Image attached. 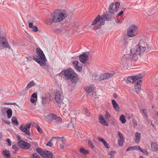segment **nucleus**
Masks as SVG:
<instances>
[{
  "mask_svg": "<svg viewBox=\"0 0 158 158\" xmlns=\"http://www.w3.org/2000/svg\"><path fill=\"white\" fill-rule=\"evenodd\" d=\"M18 146L22 148L29 149L31 146L29 143L25 142L22 140H20L18 143Z\"/></svg>",
  "mask_w": 158,
  "mask_h": 158,
  "instance_id": "nucleus-14",
  "label": "nucleus"
},
{
  "mask_svg": "<svg viewBox=\"0 0 158 158\" xmlns=\"http://www.w3.org/2000/svg\"><path fill=\"white\" fill-rule=\"evenodd\" d=\"M132 122L133 124L135 126H136L137 124V123L135 119H133Z\"/></svg>",
  "mask_w": 158,
  "mask_h": 158,
  "instance_id": "nucleus-59",
  "label": "nucleus"
},
{
  "mask_svg": "<svg viewBox=\"0 0 158 158\" xmlns=\"http://www.w3.org/2000/svg\"><path fill=\"white\" fill-rule=\"evenodd\" d=\"M35 84V83L33 81H31L27 84V85L24 90V91L28 90L30 88L34 86Z\"/></svg>",
  "mask_w": 158,
  "mask_h": 158,
  "instance_id": "nucleus-27",
  "label": "nucleus"
},
{
  "mask_svg": "<svg viewBox=\"0 0 158 158\" xmlns=\"http://www.w3.org/2000/svg\"><path fill=\"white\" fill-rule=\"evenodd\" d=\"M61 31V30L60 29H57L55 30V32L56 33H60Z\"/></svg>",
  "mask_w": 158,
  "mask_h": 158,
  "instance_id": "nucleus-62",
  "label": "nucleus"
},
{
  "mask_svg": "<svg viewBox=\"0 0 158 158\" xmlns=\"http://www.w3.org/2000/svg\"><path fill=\"white\" fill-rule=\"evenodd\" d=\"M37 95L36 93H35L32 94L31 97L30 102L33 105H36V102L37 100Z\"/></svg>",
  "mask_w": 158,
  "mask_h": 158,
  "instance_id": "nucleus-18",
  "label": "nucleus"
},
{
  "mask_svg": "<svg viewBox=\"0 0 158 158\" xmlns=\"http://www.w3.org/2000/svg\"><path fill=\"white\" fill-rule=\"evenodd\" d=\"M123 11H121L118 14V16H120L121 15H122L123 14Z\"/></svg>",
  "mask_w": 158,
  "mask_h": 158,
  "instance_id": "nucleus-61",
  "label": "nucleus"
},
{
  "mask_svg": "<svg viewBox=\"0 0 158 158\" xmlns=\"http://www.w3.org/2000/svg\"><path fill=\"white\" fill-rule=\"evenodd\" d=\"M80 153L83 155H87L89 153V151L84 148H81L79 150Z\"/></svg>",
  "mask_w": 158,
  "mask_h": 158,
  "instance_id": "nucleus-28",
  "label": "nucleus"
},
{
  "mask_svg": "<svg viewBox=\"0 0 158 158\" xmlns=\"http://www.w3.org/2000/svg\"><path fill=\"white\" fill-rule=\"evenodd\" d=\"M118 135L119 137V139H122L124 138V137L123 136L122 134H121V133L119 131L118 132Z\"/></svg>",
  "mask_w": 158,
  "mask_h": 158,
  "instance_id": "nucleus-51",
  "label": "nucleus"
},
{
  "mask_svg": "<svg viewBox=\"0 0 158 158\" xmlns=\"http://www.w3.org/2000/svg\"><path fill=\"white\" fill-rule=\"evenodd\" d=\"M36 151L43 158H53V154L51 152L47 150L44 151L39 147L36 148Z\"/></svg>",
  "mask_w": 158,
  "mask_h": 158,
  "instance_id": "nucleus-7",
  "label": "nucleus"
},
{
  "mask_svg": "<svg viewBox=\"0 0 158 158\" xmlns=\"http://www.w3.org/2000/svg\"><path fill=\"white\" fill-rule=\"evenodd\" d=\"M124 141V139H119L118 140V144L119 146H122L123 145V143Z\"/></svg>",
  "mask_w": 158,
  "mask_h": 158,
  "instance_id": "nucleus-39",
  "label": "nucleus"
},
{
  "mask_svg": "<svg viewBox=\"0 0 158 158\" xmlns=\"http://www.w3.org/2000/svg\"><path fill=\"white\" fill-rule=\"evenodd\" d=\"M79 61L77 60H74L73 62V66L75 69L78 71L80 72L82 70V67L78 65Z\"/></svg>",
  "mask_w": 158,
  "mask_h": 158,
  "instance_id": "nucleus-19",
  "label": "nucleus"
},
{
  "mask_svg": "<svg viewBox=\"0 0 158 158\" xmlns=\"http://www.w3.org/2000/svg\"><path fill=\"white\" fill-rule=\"evenodd\" d=\"M111 117L110 114L107 111H106L105 115V117L106 119H109Z\"/></svg>",
  "mask_w": 158,
  "mask_h": 158,
  "instance_id": "nucleus-41",
  "label": "nucleus"
},
{
  "mask_svg": "<svg viewBox=\"0 0 158 158\" xmlns=\"http://www.w3.org/2000/svg\"><path fill=\"white\" fill-rule=\"evenodd\" d=\"M142 77L141 76H129L127 78V81L130 83H134L136 81Z\"/></svg>",
  "mask_w": 158,
  "mask_h": 158,
  "instance_id": "nucleus-16",
  "label": "nucleus"
},
{
  "mask_svg": "<svg viewBox=\"0 0 158 158\" xmlns=\"http://www.w3.org/2000/svg\"><path fill=\"white\" fill-rule=\"evenodd\" d=\"M2 120L3 122H4L5 123L9 124L10 123V121L7 120L5 119L4 118H2Z\"/></svg>",
  "mask_w": 158,
  "mask_h": 158,
  "instance_id": "nucleus-48",
  "label": "nucleus"
},
{
  "mask_svg": "<svg viewBox=\"0 0 158 158\" xmlns=\"http://www.w3.org/2000/svg\"><path fill=\"white\" fill-rule=\"evenodd\" d=\"M32 157L33 158H40V156L36 153L33 154Z\"/></svg>",
  "mask_w": 158,
  "mask_h": 158,
  "instance_id": "nucleus-49",
  "label": "nucleus"
},
{
  "mask_svg": "<svg viewBox=\"0 0 158 158\" xmlns=\"http://www.w3.org/2000/svg\"><path fill=\"white\" fill-rule=\"evenodd\" d=\"M7 115V117L10 118L12 115V111L11 109H9L6 112Z\"/></svg>",
  "mask_w": 158,
  "mask_h": 158,
  "instance_id": "nucleus-33",
  "label": "nucleus"
},
{
  "mask_svg": "<svg viewBox=\"0 0 158 158\" xmlns=\"http://www.w3.org/2000/svg\"><path fill=\"white\" fill-rule=\"evenodd\" d=\"M140 151L141 152H142L145 155H148V152L147 151V150H143L141 149V151Z\"/></svg>",
  "mask_w": 158,
  "mask_h": 158,
  "instance_id": "nucleus-50",
  "label": "nucleus"
},
{
  "mask_svg": "<svg viewBox=\"0 0 158 158\" xmlns=\"http://www.w3.org/2000/svg\"><path fill=\"white\" fill-rule=\"evenodd\" d=\"M31 123H28L26 124L25 125H20L19 128L26 135L28 136H30L31 133L29 131V128L31 127Z\"/></svg>",
  "mask_w": 158,
  "mask_h": 158,
  "instance_id": "nucleus-9",
  "label": "nucleus"
},
{
  "mask_svg": "<svg viewBox=\"0 0 158 158\" xmlns=\"http://www.w3.org/2000/svg\"><path fill=\"white\" fill-rule=\"evenodd\" d=\"M94 89V85H91L86 88L85 91L87 93H89L92 92Z\"/></svg>",
  "mask_w": 158,
  "mask_h": 158,
  "instance_id": "nucleus-26",
  "label": "nucleus"
},
{
  "mask_svg": "<svg viewBox=\"0 0 158 158\" xmlns=\"http://www.w3.org/2000/svg\"><path fill=\"white\" fill-rule=\"evenodd\" d=\"M113 75L110 73H105L101 76L100 77V80L109 79L112 77Z\"/></svg>",
  "mask_w": 158,
  "mask_h": 158,
  "instance_id": "nucleus-22",
  "label": "nucleus"
},
{
  "mask_svg": "<svg viewBox=\"0 0 158 158\" xmlns=\"http://www.w3.org/2000/svg\"><path fill=\"white\" fill-rule=\"evenodd\" d=\"M128 43V41L127 39H125L124 40V44L125 45H127Z\"/></svg>",
  "mask_w": 158,
  "mask_h": 158,
  "instance_id": "nucleus-58",
  "label": "nucleus"
},
{
  "mask_svg": "<svg viewBox=\"0 0 158 158\" xmlns=\"http://www.w3.org/2000/svg\"><path fill=\"white\" fill-rule=\"evenodd\" d=\"M120 120L121 123H125L126 122V120L125 119V117L124 115H122L120 117Z\"/></svg>",
  "mask_w": 158,
  "mask_h": 158,
  "instance_id": "nucleus-35",
  "label": "nucleus"
},
{
  "mask_svg": "<svg viewBox=\"0 0 158 158\" xmlns=\"http://www.w3.org/2000/svg\"><path fill=\"white\" fill-rule=\"evenodd\" d=\"M88 144L93 149L94 148V146L93 145V143L90 140H89L88 141Z\"/></svg>",
  "mask_w": 158,
  "mask_h": 158,
  "instance_id": "nucleus-43",
  "label": "nucleus"
},
{
  "mask_svg": "<svg viewBox=\"0 0 158 158\" xmlns=\"http://www.w3.org/2000/svg\"><path fill=\"white\" fill-rule=\"evenodd\" d=\"M67 16V12L64 10L55 11L52 15L50 23L60 22L64 19Z\"/></svg>",
  "mask_w": 158,
  "mask_h": 158,
  "instance_id": "nucleus-3",
  "label": "nucleus"
},
{
  "mask_svg": "<svg viewBox=\"0 0 158 158\" xmlns=\"http://www.w3.org/2000/svg\"><path fill=\"white\" fill-rule=\"evenodd\" d=\"M98 120L99 122L102 125L107 126L108 125V123L105 120L102 115H100L99 116Z\"/></svg>",
  "mask_w": 158,
  "mask_h": 158,
  "instance_id": "nucleus-21",
  "label": "nucleus"
},
{
  "mask_svg": "<svg viewBox=\"0 0 158 158\" xmlns=\"http://www.w3.org/2000/svg\"><path fill=\"white\" fill-rule=\"evenodd\" d=\"M33 24L32 23H29V27L31 28L32 29V30L33 31L35 32H36L38 31V28L36 26H33Z\"/></svg>",
  "mask_w": 158,
  "mask_h": 158,
  "instance_id": "nucleus-29",
  "label": "nucleus"
},
{
  "mask_svg": "<svg viewBox=\"0 0 158 158\" xmlns=\"http://www.w3.org/2000/svg\"><path fill=\"white\" fill-rule=\"evenodd\" d=\"M63 115L66 117H68L70 114V113L71 111V109L70 108H66L63 109Z\"/></svg>",
  "mask_w": 158,
  "mask_h": 158,
  "instance_id": "nucleus-20",
  "label": "nucleus"
},
{
  "mask_svg": "<svg viewBox=\"0 0 158 158\" xmlns=\"http://www.w3.org/2000/svg\"><path fill=\"white\" fill-rule=\"evenodd\" d=\"M98 140L101 142L104 145L106 142V141L105 140H104L101 137H98Z\"/></svg>",
  "mask_w": 158,
  "mask_h": 158,
  "instance_id": "nucleus-45",
  "label": "nucleus"
},
{
  "mask_svg": "<svg viewBox=\"0 0 158 158\" xmlns=\"http://www.w3.org/2000/svg\"><path fill=\"white\" fill-rule=\"evenodd\" d=\"M0 32V48H3L10 49L11 48L9 44L7 39L4 37V35H2Z\"/></svg>",
  "mask_w": 158,
  "mask_h": 158,
  "instance_id": "nucleus-8",
  "label": "nucleus"
},
{
  "mask_svg": "<svg viewBox=\"0 0 158 158\" xmlns=\"http://www.w3.org/2000/svg\"><path fill=\"white\" fill-rule=\"evenodd\" d=\"M137 27L134 25L130 26L128 28L127 35L130 37H133L136 35V30Z\"/></svg>",
  "mask_w": 158,
  "mask_h": 158,
  "instance_id": "nucleus-10",
  "label": "nucleus"
},
{
  "mask_svg": "<svg viewBox=\"0 0 158 158\" xmlns=\"http://www.w3.org/2000/svg\"><path fill=\"white\" fill-rule=\"evenodd\" d=\"M111 102L113 107L114 110L116 111L119 112L120 110V108L117 103L114 100H112Z\"/></svg>",
  "mask_w": 158,
  "mask_h": 158,
  "instance_id": "nucleus-24",
  "label": "nucleus"
},
{
  "mask_svg": "<svg viewBox=\"0 0 158 158\" xmlns=\"http://www.w3.org/2000/svg\"><path fill=\"white\" fill-rule=\"evenodd\" d=\"M148 52L147 50H127L121 61L123 63H126L128 60L131 59L136 60L141 55H145Z\"/></svg>",
  "mask_w": 158,
  "mask_h": 158,
  "instance_id": "nucleus-1",
  "label": "nucleus"
},
{
  "mask_svg": "<svg viewBox=\"0 0 158 158\" xmlns=\"http://www.w3.org/2000/svg\"><path fill=\"white\" fill-rule=\"evenodd\" d=\"M104 145L106 148H110V146L107 142H106Z\"/></svg>",
  "mask_w": 158,
  "mask_h": 158,
  "instance_id": "nucleus-56",
  "label": "nucleus"
},
{
  "mask_svg": "<svg viewBox=\"0 0 158 158\" xmlns=\"http://www.w3.org/2000/svg\"><path fill=\"white\" fill-rule=\"evenodd\" d=\"M114 5V3H112L110 5L109 9L108 11L111 13L114 14L118 10L119 7L120 3L119 2H117L115 4V7L113 8Z\"/></svg>",
  "mask_w": 158,
  "mask_h": 158,
  "instance_id": "nucleus-11",
  "label": "nucleus"
},
{
  "mask_svg": "<svg viewBox=\"0 0 158 158\" xmlns=\"http://www.w3.org/2000/svg\"><path fill=\"white\" fill-rule=\"evenodd\" d=\"M12 148L14 149L15 151H16L17 150V147L15 145H14L12 146Z\"/></svg>",
  "mask_w": 158,
  "mask_h": 158,
  "instance_id": "nucleus-60",
  "label": "nucleus"
},
{
  "mask_svg": "<svg viewBox=\"0 0 158 158\" xmlns=\"http://www.w3.org/2000/svg\"><path fill=\"white\" fill-rule=\"evenodd\" d=\"M115 153V152L114 151H111L109 152L108 154L110 156V157H114V156Z\"/></svg>",
  "mask_w": 158,
  "mask_h": 158,
  "instance_id": "nucleus-40",
  "label": "nucleus"
},
{
  "mask_svg": "<svg viewBox=\"0 0 158 158\" xmlns=\"http://www.w3.org/2000/svg\"><path fill=\"white\" fill-rule=\"evenodd\" d=\"M146 44L147 43L144 40H141L139 41V44L135 46L136 49H145Z\"/></svg>",
  "mask_w": 158,
  "mask_h": 158,
  "instance_id": "nucleus-15",
  "label": "nucleus"
},
{
  "mask_svg": "<svg viewBox=\"0 0 158 158\" xmlns=\"http://www.w3.org/2000/svg\"><path fill=\"white\" fill-rule=\"evenodd\" d=\"M143 112V116L145 117L146 118H148V116L147 113V111L146 109H142L141 110Z\"/></svg>",
  "mask_w": 158,
  "mask_h": 158,
  "instance_id": "nucleus-38",
  "label": "nucleus"
},
{
  "mask_svg": "<svg viewBox=\"0 0 158 158\" xmlns=\"http://www.w3.org/2000/svg\"><path fill=\"white\" fill-rule=\"evenodd\" d=\"M6 142H7L8 145L9 146H10L11 145V142L10 139H6Z\"/></svg>",
  "mask_w": 158,
  "mask_h": 158,
  "instance_id": "nucleus-53",
  "label": "nucleus"
},
{
  "mask_svg": "<svg viewBox=\"0 0 158 158\" xmlns=\"http://www.w3.org/2000/svg\"><path fill=\"white\" fill-rule=\"evenodd\" d=\"M89 52H85L79 56L80 61L83 64H86L89 60Z\"/></svg>",
  "mask_w": 158,
  "mask_h": 158,
  "instance_id": "nucleus-12",
  "label": "nucleus"
},
{
  "mask_svg": "<svg viewBox=\"0 0 158 158\" xmlns=\"http://www.w3.org/2000/svg\"><path fill=\"white\" fill-rule=\"evenodd\" d=\"M62 142V144H61L60 145V147L61 149H63L64 148V146L66 145V143H65V142L64 141V144H63V142Z\"/></svg>",
  "mask_w": 158,
  "mask_h": 158,
  "instance_id": "nucleus-52",
  "label": "nucleus"
},
{
  "mask_svg": "<svg viewBox=\"0 0 158 158\" xmlns=\"http://www.w3.org/2000/svg\"><path fill=\"white\" fill-rule=\"evenodd\" d=\"M133 150H139L140 151H141V148H140V147L139 146H135L133 147H132Z\"/></svg>",
  "mask_w": 158,
  "mask_h": 158,
  "instance_id": "nucleus-46",
  "label": "nucleus"
},
{
  "mask_svg": "<svg viewBox=\"0 0 158 158\" xmlns=\"http://www.w3.org/2000/svg\"><path fill=\"white\" fill-rule=\"evenodd\" d=\"M66 127L70 128H74L75 126L73 125L72 123V122L71 121L67 124Z\"/></svg>",
  "mask_w": 158,
  "mask_h": 158,
  "instance_id": "nucleus-37",
  "label": "nucleus"
},
{
  "mask_svg": "<svg viewBox=\"0 0 158 158\" xmlns=\"http://www.w3.org/2000/svg\"><path fill=\"white\" fill-rule=\"evenodd\" d=\"M42 102L43 104H45L48 103V100L47 98L44 97H42Z\"/></svg>",
  "mask_w": 158,
  "mask_h": 158,
  "instance_id": "nucleus-36",
  "label": "nucleus"
},
{
  "mask_svg": "<svg viewBox=\"0 0 158 158\" xmlns=\"http://www.w3.org/2000/svg\"><path fill=\"white\" fill-rule=\"evenodd\" d=\"M36 128L37 129V131H38L39 133L41 134L43 133L42 129L38 125H37L36 126Z\"/></svg>",
  "mask_w": 158,
  "mask_h": 158,
  "instance_id": "nucleus-42",
  "label": "nucleus"
},
{
  "mask_svg": "<svg viewBox=\"0 0 158 158\" xmlns=\"http://www.w3.org/2000/svg\"><path fill=\"white\" fill-rule=\"evenodd\" d=\"M133 150L132 147H128L126 150V151H128L130 150Z\"/></svg>",
  "mask_w": 158,
  "mask_h": 158,
  "instance_id": "nucleus-57",
  "label": "nucleus"
},
{
  "mask_svg": "<svg viewBox=\"0 0 158 158\" xmlns=\"http://www.w3.org/2000/svg\"><path fill=\"white\" fill-rule=\"evenodd\" d=\"M154 48V46H152L150 45H149L148 44H147L146 45V49H153Z\"/></svg>",
  "mask_w": 158,
  "mask_h": 158,
  "instance_id": "nucleus-47",
  "label": "nucleus"
},
{
  "mask_svg": "<svg viewBox=\"0 0 158 158\" xmlns=\"http://www.w3.org/2000/svg\"><path fill=\"white\" fill-rule=\"evenodd\" d=\"M141 82L142 81L139 80L137 81L136 84L134 86L135 91L137 94L139 93L141 90Z\"/></svg>",
  "mask_w": 158,
  "mask_h": 158,
  "instance_id": "nucleus-17",
  "label": "nucleus"
},
{
  "mask_svg": "<svg viewBox=\"0 0 158 158\" xmlns=\"http://www.w3.org/2000/svg\"><path fill=\"white\" fill-rule=\"evenodd\" d=\"M6 51H0V52L1 53V54H0V55H1V54H2V55H4V54H5V55H6V54H5V52Z\"/></svg>",
  "mask_w": 158,
  "mask_h": 158,
  "instance_id": "nucleus-63",
  "label": "nucleus"
},
{
  "mask_svg": "<svg viewBox=\"0 0 158 158\" xmlns=\"http://www.w3.org/2000/svg\"><path fill=\"white\" fill-rule=\"evenodd\" d=\"M84 111L86 115L89 116V113L88 110L87 109H85Z\"/></svg>",
  "mask_w": 158,
  "mask_h": 158,
  "instance_id": "nucleus-55",
  "label": "nucleus"
},
{
  "mask_svg": "<svg viewBox=\"0 0 158 158\" xmlns=\"http://www.w3.org/2000/svg\"><path fill=\"white\" fill-rule=\"evenodd\" d=\"M12 122L14 125H17L18 124V122L17 118L15 117H13L12 118Z\"/></svg>",
  "mask_w": 158,
  "mask_h": 158,
  "instance_id": "nucleus-34",
  "label": "nucleus"
},
{
  "mask_svg": "<svg viewBox=\"0 0 158 158\" xmlns=\"http://www.w3.org/2000/svg\"><path fill=\"white\" fill-rule=\"evenodd\" d=\"M47 118L54 121L60 128L64 127L66 123L62 121V118L55 114H50L47 115Z\"/></svg>",
  "mask_w": 158,
  "mask_h": 158,
  "instance_id": "nucleus-6",
  "label": "nucleus"
},
{
  "mask_svg": "<svg viewBox=\"0 0 158 158\" xmlns=\"http://www.w3.org/2000/svg\"><path fill=\"white\" fill-rule=\"evenodd\" d=\"M55 138L58 140L59 141L63 142V144H64V139L62 137H55Z\"/></svg>",
  "mask_w": 158,
  "mask_h": 158,
  "instance_id": "nucleus-44",
  "label": "nucleus"
},
{
  "mask_svg": "<svg viewBox=\"0 0 158 158\" xmlns=\"http://www.w3.org/2000/svg\"><path fill=\"white\" fill-rule=\"evenodd\" d=\"M141 138V133L136 132L135 134V142L136 143H139Z\"/></svg>",
  "mask_w": 158,
  "mask_h": 158,
  "instance_id": "nucleus-25",
  "label": "nucleus"
},
{
  "mask_svg": "<svg viewBox=\"0 0 158 158\" xmlns=\"http://www.w3.org/2000/svg\"><path fill=\"white\" fill-rule=\"evenodd\" d=\"M46 145L51 147L52 145V143L51 142L50 140L48 143Z\"/></svg>",
  "mask_w": 158,
  "mask_h": 158,
  "instance_id": "nucleus-54",
  "label": "nucleus"
},
{
  "mask_svg": "<svg viewBox=\"0 0 158 158\" xmlns=\"http://www.w3.org/2000/svg\"><path fill=\"white\" fill-rule=\"evenodd\" d=\"M33 60L40 66H45L47 59L42 50H36V53L34 54Z\"/></svg>",
  "mask_w": 158,
  "mask_h": 158,
  "instance_id": "nucleus-4",
  "label": "nucleus"
},
{
  "mask_svg": "<svg viewBox=\"0 0 158 158\" xmlns=\"http://www.w3.org/2000/svg\"><path fill=\"white\" fill-rule=\"evenodd\" d=\"M6 51L4 52L5 54H6L7 55H12L13 54L15 55V50H6Z\"/></svg>",
  "mask_w": 158,
  "mask_h": 158,
  "instance_id": "nucleus-32",
  "label": "nucleus"
},
{
  "mask_svg": "<svg viewBox=\"0 0 158 158\" xmlns=\"http://www.w3.org/2000/svg\"><path fill=\"white\" fill-rule=\"evenodd\" d=\"M64 73L65 77L68 80H69L73 83H76L78 81V77L73 70L71 69L63 71L60 74Z\"/></svg>",
  "mask_w": 158,
  "mask_h": 158,
  "instance_id": "nucleus-5",
  "label": "nucleus"
},
{
  "mask_svg": "<svg viewBox=\"0 0 158 158\" xmlns=\"http://www.w3.org/2000/svg\"><path fill=\"white\" fill-rule=\"evenodd\" d=\"M151 148L152 150L154 152L158 151V144L156 143L152 142L151 143Z\"/></svg>",
  "mask_w": 158,
  "mask_h": 158,
  "instance_id": "nucleus-23",
  "label": "nucleus"
},
{
  "mask_svg": "<svg viewBox=\"0 0 158 158\" xmlns=\"http://www.w3.org/2000/svg\"><path fill=\"white\" fill-rule=\"evenodd\" d=\"M63 96L61 92L56 91L55 94V99L56 102L58 103H60L63 99Z\"/></svg>",
  "mask_w": 158,
  "mask_h": 158,
  "instance_id": "nucleus-13",
  "label": "nucleus"
},
{
  "mask_svg": "<svg viewBox=\"0 0 158 158\" xmlns=\"http://www.w3.org/2000/svg\"><path fill=\"white\" fill-rule=\"evenodd\" d=\"M2 154L5 156L6 158H10L11 155L10 152L7 150H4L2 152Z\"/></svg>",
  "mask_w": 158,
  "mask_h": 158,
  "instance_id": "nucleus-31",
  "label": "nucleus"
},
{
  "mask_svg": "<svg viewBox=\"0 0 158 158\" xmlns=\"http://www.w3.org/2000/svg\"><path fill=\"white\" fill-rule=\"evenodd\" d=\"M16 138L18 140H19L20 139L21 137L19 135H16Z\"/></svg>",
  "mask_w": 158,
  "mask_h": 158,
  "instance_id": "nucleus-64",
  "label": "nucleus"
},
{
  "mask_svg": "<svg viewBox=\"0 0 158 158\" xmlns=\"http://www.w3.org/2000/svg\"><path fill=\"white\" fill-rule=\"evenodd\" d=\"M8 108L2 107L1 109V115L3 116H4L6 114V112L8 110Z\"/></svg>",
  "mask_w": 158,
  "mask_h": 158,
  "instance_id": "nucleus-30",
  "label": "nucleus"
},
{
  "mask_svg": "<svg viewBox=\"0 0 158 158\" xmlns=\"http://www.w3.org/2000/svg\"><path fill=\"white\" fill-rule=\"evenodd\" d=\"M114 16V14L111 13L109 11L107 14H103L101 16L100 15H98L92 23V25L96 24L93 27V29L95 30L100 29L101 26L105 24V21L110 20L113 18Z\"/></svg>",
  "mask_w": 158,
  "mask_h": 158,
  "instance_id": "nucleus-2",
  "label": "nucleus"
}]
</instances>
